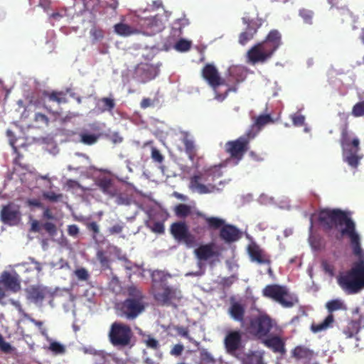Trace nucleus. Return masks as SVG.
Instances as JSON below:
<instances>
[{
    "label": "nucleus",
    "mask_w": 364,
    "mask_h": 364,
    "mask_svg": "<svg viewBox=\"0 0 364 364\" xmlns=\"http://www.w3.org/2000/svg\"><path fill=\"white\" fill-rule=\"evenodd\" d=\"M196 215L200 217L208 225L210 230H220V238L225 243H232L242 237V232L235 225L227 224L223 218L215 216H208L206 214L197 211Z\"/></svg>",
    "instance_id": "5"
},
{
    "label": "nucleus",
    "mask_w": 364,
    "mask_h": 364,
    "mask_svg": "<svg viewBox=\"0 0 364 364\" xmlns=\"http://www.w3.org/2000/svg\"><path fill=\"white\" fill-rule=\"evenodd\" d=\"M322 268L323 271L328 274L330 276H333L334 274V267L327 261H323L321 263Z\"/></svg>",
    "instance_id": "54"
},
{
    "label": "nucleus",
    "mask_w": 364,
    "mask_h": 364,
    "mask_svg": "<svg viewBox=\"0 0 364 364\" xmlns=\"http://www.w3.org/2000/svg\"><path fill=\"white\" fill-rule=\"evenodd\" d=\"M108 337L114 346L124 347L130 343L132 331L129 326L116 321L112 323Z\"/></svg>",
    "instance_id": "10"
},
{
    "label": "nucleus",
    "mask_w": 364,
    "mask_h": 364,
    "mask_svg": "<svg viewBox=\"0 0 364 364\" xmlns=\"http://www.w3.org/2000/svg\"><path fill=\"white\" fill-rule=\"evenodd\" d=\"M87 228L90 231L94 233L93 238H95V235L100 232L99 225L96 222H91L87 225Z\"/></svg>",
    "instance_id": "59"
},
{
    "label": "nucleus",
    "mask_w": 364,
    "mask_h": 364,
    "mask_svg": "<svg viewBox=\"0 0 364 364\" xmlns=\"http://www.w3.org/2000/svg\"><path fill=\"white\" fill-rule=\"evenodd\" d=\"M43 228L45 230L48 232L50 235H54L56 233V227L55 224L46 222L43 225Z\"/></svg>",
    "instance_id": "55"
},
{
    "label": "nucleus",
    "mask_w": 364,
    "mask_h": 364,
    "mask_svg": "<svg viewBox=\"0 0 364 364\" xmlns=\"http://www.w3.org/2000/svg\"><path fill=\"white\" fill-rule=\"evenodd\" d=\"M66 186L69 189H83L81 185L75 180L68 179L66 181Z\"/></svg>",
    "instance_id": "58"
},
{
    "label": "nucleus",
    "mask_w": 364,
    "mask_h": 364,
    "mask_svg": "<svg viewBox=\"0 0 364 364\" xmlns=\"http://www.w3.org/2000/svg\"><path fill=\"white\" fill-rule=\"evenodd\" d=\"M171 275L161 270H155L151 274L154 284L153 296L160 306H176V302L182 298L181 290L174 287L168 286L166 281Z\"/></svg>",
    "instance_id": "2"
},
{
    "label": "nucleus",
    "mask_w": 364,
    "mask_h": 364,
    "mask_svg": "<svg viewBox=\"0 0 364 364\" xmlns=\"http://www.w3.org/2000/svg\"><path fill=\"white\" fill-rule=\"evenodd\" d=\"M44 96L47 97L50 101L56 102L58 104L66 103L68 102L66 94L63 91L46 92Z\"/></svg>",
    "instance_id": "31"
},
{
    "label": "nucleus",
    "mask_w": 364,
    "mask_h": 364,
    "mask_svg": "<svg viewBox=\"0 0 364 364\" xmlns=\"http://www.w3.org/2000/svg\"><path fill=\"white\" fill-rule=\"evenodd\" d=\"M50 350L55 354H63L65 353V346L57 341H52L49 346Z\"/></svg>",
    "instance_id": "41"
},
{
    "label": "nucleus",
    "mask_w": 364,
    "mask_h": 364,
    "mask_svg": "<svg viewBox=\"0 0 364 364\" xmlns=\"http://www.w3.org/2000/svg\"><path fill=\"white\" fill-rule=\"evenodd\" d=\"M182 139L181 141L185 146L186 153L188 154L191 161L194 160L196 155V149L194 141L190 137V134L187 132H181Z\"/></svg>",
    "instance_id": "23"
},
{
    "label": "nucleus",
    "mask_w": 364,
    "mask_h": 364,
    "mask_svg": "<svg viewBox=\"0 0 364 364\" xmlns=\"http://www.w3.org/2000/svg\"><path fill=\"white\" fill-rule=\"evenodd\" d=\"M176 332L178 333V335L183 336V337H185L188 339H189L190 341L192 339L190 336H189V331H188V328L187 327H183V326H177L176 327Z\"/></svg>",
    "instance_id": "56"
},
{
    "label": "nucleus",
    "mask_w": 364,
    "mask_h": 364,
    "mask_svg": "<svg viewBox=\"0 0 364 364\" xmlns=\"http://www.w3.org/2000/svg\"><path fill=\"white\" fill-rule=\"evenodd\" d=\"M334 322V316L332 314H330L326 317V318L320 323H312L311 325V331L313 333H318L323 331H326L332 326Z\"/></svg>",
    "instance_id": "26"
},
{
    "label": "nucleus",
    "mask_w": 364,
    "mask_h": 364,
    "mask_svg": "<svg viewBox=\"0 0 364 364\" xmlns=\"http://www.w3.org/2000/svg\"><path fill=\"white\" fill-rule=\"evenodd\" d=\"M262 294L277 301L284 308H291L299 301L295 295L289 293L287 287L279 284L267 285L262 290Z\"/></svg>",
    "instance_id": "9"
},
{
    "label": "nucleus",
    "mask_w": 364,
    "mask_h": 364,
    "mask_svg": "<svg viewBox=\"0 0 364 364\" xmlns=\"http://www.w3.org/2000/svg\"><path fill=\"white\" fill-rule=\"evenodd\" d=\"M188 24V20L186 18H178L173 23V28L178 29L181 33V29Z\"/></svg>",
    "instance_id": "51"
},
{
    "label": "nucleus",
    "mask_w": 364,
    "mask_h": 364,
    "mask_svg": "<svg viewBox=\"0 0 364 364\" xmlns=\"http://www.w3.org/2000/svg\"><path fill=\"white\" fill-rule=\"evenodd\" d=\"M292 357L297 360L304 359V358H310L312 356V351L309 348L298 346L294 348L291 352Z\"/></svg>",
    "instance_id": "30"
},
{
    "label": "nucleus",
    "mask_w": 364,
    "mask_h": 364,
    "mask_svg": "<svg viewBox=\"0 0 364 364\" xmlns=\"http://www.w3.org/2000/svg\"><path fill=\"white\" fill-rule=\"evenodd\" d=\"M175 215L180 218H185L191 213V208L183 203H180L174 208Z\"/></svg>",
    "instance_id": "33"
},
{
    "label": "nucleus",
    "mask_w": 364,
    "mask_h": 364,
    "mask_svg": "<svg viewBox=\"0 0 364 364\" xmlns=\"http://www.w3.org/2000/svg\"><path fill=\"white\" fill-rule=\"evenodd\" d=\"M216 360L206 349L200 350V361L198 364H215Z\"/></svg>",
    "instance_id": "34"
},
{
    "label": "nucleus",
    "mask_w": 364,
    "mask_h": 364,
    "mask_svg": "<svg viewBox=\"0 0 364 364\" xmlns=\"http://www.w3.org/2000/svg\"><path fill=\"white\" fill-rule=\"evenodd\" d=\"M28 260L30 262V263L34 264V269L39 273L41 272L42 270V266H41V264L36 261L34 258L33 257H29L28 258Z\"/></svg>",
    "instance_id": "63"
},
{
    "label": "nucleus",
    "mask_w": 364,
    "mask_h": 364,
    "mask_svg": "<svg viewBox=\"0 0 364 364\" xmlns=\"http://www.w3.org/2000/svg\"><path fill=\"white\" fill-rule=\"evenodd\" d=\"M242 20L243 23L247 25L245 31H247L254 36L259 27V24H258L256 21L250 19L247 17H243Z\"/></svg>",
    "instance_id": "36"
},
{
    "label": "nucleus",
    "mask_w": 364,
    "mask_h": 364,
    "mask_svg": "<svg viewBox=\"0 0 364 364\" xmlns=\"http://www.w3.org/2000/svg\"><path fill=\"white\" fill-rule=\"evenodd\" d=\"M80 142L85 144V145H92L95 144L99 137V134H88V133H81L80 134Z\"/></svg>",
    "instance_id": "35"
},
{
    "label": "nucleus",
    "mask_w": 364,
    "mask_h": 364,
    "mask_svg": "<svg viewBox=\"0 0 364 364\" xmlns=\"http://www.w3.org/2000/svg\"><path fill=\"white\" fill-rule=\"evenodd\" d=\"M75 274L80 281H87L90 277L87 270L82 267L76 269L75 271Z\"/></svg>",
    "instance_id": "46"
},
{
    "label": "nucleus",
    "mask_w": 364,
    "mask_h": 364,
    "mask_svg": "<svg viewBox=\"0 0 364 364\" xmlns=\"http://www.w3.org/2000/svg\"><path fill=\"white\" fill-rule=\"evenodd\" d=\"M293 124L296 127H301L304 124L305 117L302 114H294L291 116Z\"/></svg>",
    "instance_id": "50"
},
{
    "label": "nucleus",
    "mask_w": 364,
    "mask_h": 364,
    "mask_svg": "<svg viewBox=\"0 0 364 364\" xmlns=\"http://www.w3.org/2000/svg\"><path fill=\"white\" fill-rule=\"evenodd\" d=\"M1 218L6 224L15 225L19 220L20 212L14 205H7L1 211Z\"/></svg>",
    "instance_id": "18"
},
{
    "label": "nucleus",
    "mask_w": 364,
    "mask_h": 364,
    "mask_svg": "<svg viewBox=\"0 0 364 364\" xmlns=\"http://www.w3.org/2000/svg\"><path fill=\"white\" fill-rule=\"evenodd\" d=\"M253 36L252 33H249L247 31H245L242 32L238 38V41L240 44L244 46L249 41L253 38Z\"/></svg>",
    "instance_id": "48"
},
{
    "label": "nucleus",
    "mask_w": 364,
    "mask_h": 364,
    "mask_svg": "<svg viewBox=\"0 0 364 364\" xmlns=\"http://www.w3.org/2000/svg\"><path fill=\"white\" fill-rule=\"evenodd\" d=\"M228 313L235 321L239 322L244 321L245 309V306L239 302L232 303L228 309Z\"/></svg>",
    "instance_id": "25"
},
{
    "label": "nucleus",
    "mask_w": 364,
    "mask_h": 364,
    "mask_svg": "<svg viewBox=\"0 0 364 364\" xmlns=\"http://www.w3.org/2000/svg\"><path fill=\"white\" fill-rule=\"evenodd\" d=\"M127 298L118 304V315L128 320H134L140 315L146 308L145 295L141 289L134 285L127 287Z\"/></svg>",
    "instance_id": "3"
},
{
    "label": "nucleus",
    "mask_w": 364,
    "mask_h": 364,
    "mask_svg": "<svg viewBox=\"0 0 364 364\" xmlns=\"http://www.w3.org/2000/svg\"><path fill=\"white\" fill-rule=\"evenodd\" d=\"M0 349L4 352H9L11 350V346L6 342L1 335H0Z\"/></svg>",
    "instance_id": "60"
},
{
    "label": "nucleus",
    "mask_w": 364,
    "mask_h": 364,
    "mask_svg": "<svg viewBox=\"0 0 364 364\" xmlns=\"http://www.w3.org/2000/svg\"><path fill=\"white\" fill-rule=\"evenodd\" d=\"M224 346L228 353L234 355L242 347V332L240 330L228 331L224 338Z\"/></svg>",
    "instance_id": "13"
},
{
    "label": "nucleus",
    "mask_w": 364,
    "mask_h": 364,
    "mask_svg": "<svg viewBox=\"0 0 364 364\" xmlns=\"http://www.w3.org/2000/svg\"><path fill=\"white\" fill-rule=\"evenodd\" d=\"M326 308L330 312L342 309L343 308V302L339 299H333L329 301L326 304Z\"/></svg>",
    "instance_id": "40"
},
{
    "label": "nucleus",
    "mask_w": 364,
    "mask_h": 364,
    "mask_svg": "<svg viewBox=\"0 0 364 364\" xmlns=\"http://www.w3.org/2000/svg\"><path fill=\"white\" fill-rule=\"evenodd\" d=\"M256 136L252 130L247 131L244 135L235 140L228 141L225 144V151L230 156L235 164L244 157L250 148V142Z\"/></svg>",
    "instance_id": "8"
},
{
    "label": "nucleus",
    "mask_w": 364,
    "mask_h": 364,
    "mask_svg": "<svg viewBox=\"0 0 364 364\" xmlns=\"http://www.w3.org/2000/svg\"><path fill=\"white\" fill-rule=\"evenodd\" d=\"M90 33L94 42L100 41L104 38V31L99 28H92L90 30Z\"/></svg>",
    "instance_id": "44"
},
{
    "label": "nucleus",
    "mask_w": 364,
    "mask_h": 364,
    "mask_svg": "<svg viewBox=\"0 0 364 364\" xmlns=\"http://www.w3.org/2000/svg\"><path fill=\"white\" fill-rule=\"evenodd\" d=\"M151 158L154 161L158 163H161L164 161L163 155L160 153L159 150L155 147H152L151 149Z\"/></svg>",
    "instance_id": "53"
},
{
    "label": "nucleus",
    "mask_w": 364,
    "mask_h": 364,
    "mask_svg": "<svg viewBox=\"0 0 364 364\" xmlns=\"http://www.w3.org/2000/svg\"><path fill=\"white\" fill-rule=\"evenodd\" d=\"M97 259L102 267H108L109 259L103 250H98L97 252Z\"/></svg>",
    "instance_id": "47"
},
{
    "label": "nucleus",
    "mask_w": 364,
    "mask_h": 364,
    "mask_svg": "<svg viewBox=\"0 0 364 364\" xmlns=\"http://www.w3.org/2000/svg\"><path fill=\"white\" fill-rule=\"evenodd\" d=\"M170 232L176 241L183 242L188 247H192L196 243V237L189 232L185 222L180 221L172 223Z\"/></svg>",
    "instance_id": "12"
},
{
    "label": "nucleus",
    "mask_w": 364,
    "mask_h": 364,
    "mask_svg": "<svg viewBox=\"0 0 364 364\" xmlns=\"http://www.w3.org/2000/svg\"><path fill=\"white\" fill-rule=\"evenodd\" d=\"M247 252L252 262L268 266L272 263L270 255L255 242H252L248 245Z\"/></svg>",
    "instance_id": "15"
},
{
    "label": "nucleus",
    "mask_w": 364,
    "mask_h": 364,
    "mask_svg": "<svg viewBox=\"0 0 364 364\" xmlns=\"http://www.w3.org/2000/svg\"><path fill=\"white\" fill-rule=\"evenodd\" d=\"M272 328V320L267 315H259L250 320L248 332L255 337L262 339L267 336Z\"/></svg>",
    "instance_id": "11"
},
{
    "label": "nucleus",
    "mask_w": 364,
    "mask_h": 364,
    "mask_svg": "<svg viewBox=\"0 0 364 364\" xmlns=\"http://www.w3.org/2000/svg\"><path fill=\"white\" fill-rule=\"evenodd\" d=\"M41 230V225L38 220H34L31 223L30 231L33 232H39Z\"/></svg>",
    "instance_id": "62"
},
{
    "label": "nucleus",
    "mask_w": 364,
    "mask_h": 364,
    "mask_svg": "<svg viewBox=\"0 0 364 364\" xmlns=\"http://www.w3.org/2000/svg\"><path fill=\"white\" fill-rule=\"evenodd\" d=\"M202 76L215 91L220 85L225 84V80L220 77L217 68L213 64L208 63L203 67Z\"/></svg>",
    "instance_id": "14"
},
{
    "label": "nucleus",
    "mask_w": 364,
    "mask_h": 364,
    "mask_svg": "<svg viewBox=\"0 0 364 364\" xmlns=\"http://www.w3.org/2000/svg\"><path fill=\"white\" fill-rule=\"evenodd\" d=\"M33 120L36 124V127L38 128L47 127L50 122L48 117L46 114L40 112H36L35 114Z\"/></svg>",
    "instance_id": "37"
},
{
    "label": "nucleus",
    "mask_w": 364,
    "mask_h": 364,
    "mask_svg": "<svg viewBox=\"0 0 364 364\" xmlns=\"http://www.w3.org/2000/svg\"><path fill=\"white\" fill-rule=\"evenodd\" d=\"M68 233L70 236L75 237L79 233V228L76 225H70L68 228Z\"/></svg>",
    "instance_id": "61"
},
{
    "label": "nucleus",
    "mask_w": 364,
    "mask_h": 364,
    "mask_svg": "<svg viewBox=\"0 0 364 364\" xmlns=\"http://www.w3.org/2000/svg\"><path fill=\"white\" fill-rule=\"evenodd\" d=\"M215 247L213 242L201 245L195 250V254L198 259L206 261L219 255L218 252L215 250Z\"/></svg>",
    "instance_id": "19"
},
{
    "label": "nucleus",
    "mask_w": 364,
    "mask_h": 364,
    "mask_svg": "<svg viewBox=\"0 0 364 364\" xmlns=\"http://www.w3.org/2000/svg\"><path fill=\"white\" fill-rule=\"evenodd\" d=\"M340 144L344 161L352 168H357L363 157V155L360 154V139L358 137L351 139L347 127L341 131Z\"/></svg>",
    "instance_id": "6"
},
{
    "label": "nucleus",
    "mask_w": 364,
    "mask_h": 364,
    "mask_svg": "<svg viewBox=\"0 0 364 364\" xmlns=\"http://www.w3.org/2000/svg\"><path fill=\"white\" fill-rule=\"evenodd\" d=\"M146 226L154 233L164 234L165 232L164 225L160 221L149 223Z\"/></svg>",
    "instance_id": "38"
},
{
    "label": "nucleus",
    "mask_w": 364,
    "mask_h": 364,
    "mask_svg": "<svg viewBox=\"0 0 364 364\" xmlns=\"http://www.w3.org/2000/svg\"><path fill=\"white\" fill-rule=\"evenodd\" d=\"M299 16L303 18L304 21L306 23L311 24L312 19L314 16V12L312 11L302 9L299 10Z\"/></svg>",
    "instance_id": "43"
},
{
    "label": "nucleus",
    "mask_w": 364,
    "mask_h": 364,
    "mask_svg": "<svg viewBox=\"0 0 364 364\" xmlns=\"http://www.w3.org/2000/svg\"><path fill=\"white\" fill-rule=\"evenodd\" d=\"M0 284H2L4 289L12 293H17L21 289L19 276L16 273L4 271L0 275Z\"/></svg>",
    "instance_id": "16"
},
{
    "label": "nucleus",
    "mask_w": 364,
    "mask_h": 364,
    "mask_svg": "<svg viewBox=\"0 0 364 364\" xmlns=\"http://www.w3.org/2000/svg\"><path fill=\"white\" fill-rule=\"evenodd\" d=\"M144 342L148 348L154 350L159 349L160 346L159 341L151 336H148V338L144 341Z\"/></svg>",
    "instance_id": "49"
},
{
    "label": "nucleus",
    "mask_w": 364,
    "mask_h": 364,
    "mask_svg": "<svg viewBox=\"0 0 364 364\" xmlns=\"http://www.w3.org/2000/svg\"><path fill=\"white\" fill-rule=\"evenodd\" d=\"M184 347L182 344H176L171 350V355L174 356H179L182 354Z\"/></svg>",
    "instance_id": "57"
},
{
    "label": "nucleus",
    "mask_w": 364,
    "mask_h": 364,
    "mask_svg": "<svg viewBox=\"0 0 364 364\" xmlns=\"http://www.w3.org/2000/svg\"><path fill=\"white\" fill-rule=\"evenodd\" d=\"M48 294L46 287L32 286L27 289V298L35 303L41 302Z\"/></svg>",
    "instance_id": "21"
},
{
    "label": "nucleus",
    "mask_w": 364,
    "mask_h": 364,
    "mask_svg": "<svg viewBox=\"0 0 364 364\" xmlns=\"http://www.w3.org/2000/svg\"><path fill=\"white\" fill-rule=\"evenodd\" d=\"M28 204L30 206H33L36 208H42L43 204L38 199H30L28 200Z\"/></svg>",
    "instance_id": "64"
},
{
    "label": "nucleus",
    "mask_w": 364,
    "mask_h": 364,
    "mask_svg": "<svg viewBox=\"0 0 364 364\" xmlns=\"http://www.w3.org/2000/svg\"><path fill=\"white\" fill-rule=\"evenodd\" d=\"M197 211H196L192 217V220H193V228H192V230L193 232L196 234V235H203L206 230H210L208 228V225L207 226H205V225H201L199 224V219H202L200 217H198L196 215V213Z\"/></svg>",
    "instance_id": "32"
},
{
    "label": "nucleus",
    "mask_w": 364,
    "mask_h": 364,
    "mask_svg": "<svg viewBox=\"0 0 364 364\" xmlns=\"http://www.w3.org/2000/svg\"><path fill=\"white\" fill-rule=\"evenodd\" d=\"M96 185L105 194L114 196L116 193V190L113 185V180L110 178L106 176L100 178L97 181Z\"/></svg>",
    "instance_id": "24"
},
{
    "label": "nucleus",
    "mask_w": 364,
    "mask_h": 364,
    "mask_svg": "<svg viewBox=\"0 0 364 364\" xmlns=\"http://www.w3.org/2000/svg\"><path fill=\"white\" fill-rule=\"evenodd\" d=\"M262 343L274 353L284 355L286 353L285 343L278 336H272L262 340Z\"/></svg>",
    "instance_id": "20"
},
{
    "label": "nucleus",
    "mask_w": 364,
    "mask_h": 364,
    "mask_svg": "<svg viewBox=\"0 0 364 364\" xmlns=\"http://www.w3.org/2000/svg\"><path fill=\"white\" fill-rule=\"evenodd\" d=\"M318 220L325 232L330 234L332 230H338L334 235L336 240L344 237L349 239L353 253L358 260L337 277V282L347 294L358 293L364 289V252L351 213L339 208H324L318 212Z\"/></svg>",
    "instance_id": "1"
},
{
    "label": "nucleus",
    "mask_w": 364,
    "mask_h": 364,
    "mask_svg": "<svg viewBox=\"0 0 364 364\" xmlns=\"http://www.w3.org/2000/svg\"><path fill=\"white\" fill-rule=\"evenodd\" d=\"M360 321H350L343 330V333L346 338H350L357 335L360 331Z\"/></svg>",
    "instance_id": "29"
},
{
    "label": "nucleus",
    "mask_w": 364,
    "mask_h": 364,
    "mask_svg": "<svg viewBox=\"0 0 364 364\" xmlns=\"http://www.w3.org/2000/svg\"><path fill=\"white\" fill-rule=\"evenodd\" d=\"M191 47V42L186 39H180L175 45L176 50L180 52H186Z\"/></svg>",
    "instance_id": "39"
},
{
    "label": "nucleus",
    "mask_w": 364,
    "mask_h": 364,
    "mask_svg": "<svg viewBox=\"0 0 364 364\" xmlns=\"http://www.w3.org/2000/svg\"><path fill=\"white\" fill-rule=\"evenodd\" d=\"M274 120L272 119L270 114H261L258 116L256 119L255 124L252 126V130L253 133H256V134L259 132V131L265 126L266 124L273 123Z\"/></svg>",
    "instance_id": "28"
},
{
    "label": "nucleus",
    "mask_w": 364,
    "mask_h": 364,
    "mask_svg": "<svg viewBox=\"0 0 364 364\" xmlns=\"http://www.w3.org/2000/svg\"><path fill=\"white\" fill-rule=\"evenodd\" d=\"M43 198L50 201V202H57L63 198V194L61 193H55L53 191H48L44 192L43 193Z\"/></svg>",
    "instance_id": "45"
},
{
    "label": "nucleus",
    "mask_w": 364,
    "mask_h": 364,
    "mask_svg": "<svg viewBox=\"0 0 364 364\" xmlns=\"http://www.w3.org/2000/svg\"><path fill=\"white\" fill-rule=\"evenodd\" d=\"M114 31L121 36H129L141 32V30L122 22L116 23L114 26Z\"/></svg>",
    "instance_id": "22"
},
{
    "label": "nucleus",
    "mask_w": 364,
    "mask_h": 364,
    "mask_svg": "<svg viewBox=\"0 0 364 364\" xmlns=\"http://www.w3.org/2000/svg\"><path fill=\"white\" fill-rule=\"evenodd\" d=\"M115 105L114 99L107 97L100 98L97 104V107L101 112H112Z\"/></svg>",
    "instance_id": "27"
},
{
    "label": "nucleus",
    "mask_w": 364,
    "mask_h": 364,
    "mask_svg": "<svg viewBox=\"0 0 364 364\" xmlns=\"http://www.w3.org/2000/svg\"><path fill=\"white\" fill-rule=\"evenodd\" d=\"M352 114L355 117L364 116V101L358 102L352 109Z\"/></svg>",
    "instance_id": "42"
},
{
    "label": "nucleus",
    "mask_w": 364,
    "mask_h": 364,
    "mask_svg": "<svg viewBox=\"0 0 364 364\" xmlns=\"http://www.w3.org/2000/svg\"><path fill=\"white\" fill-rule=\"evenodd\" d=\"M222 176V173L219 167L215 166L203 171L198 172L190 178V188L193 191H197L200 194L210 193L214 191L215 186L211 183L205 185L201 182H207L209 178L211 177V181H215V178Z\"/></svg>",
    "instance_id": "7"
},
{
    "label": "nucleus",
    "mask_w": 364,
    "mask_h": 364,
    "mask_svg": "<svg viewBox=\"0 0 364 364\" xmlns=\"http://www.w3.org/2000/svg\"><path fill=\"white\" fill-rule=\"evenodd\" d=\"M135 73L139 80L145 83L155 78L157 75V70L153 65L141 63L136 68Z\"/></svg>",
    "instance_id": "17"
},
{
    "label": "nucleus",
    "mask_w": 364,
    "mask_h": 364,
    "mask_svg": "<svg viewBox=\"0 0 364 364\" xmlns=\"http://www.w3.org/2000/svg\"><path fill=\"white\" fill-rule=\"evenodd\" d=\"M281 43V34L277 30H272L263 41L255 44L248 50L250 62L252 64L264 63L272 56Z\"/></svg>",
    "instance_id": "4"
},
{
    "label": "nucleus",
    "mask_w": 364,
    "mask_h": 364,
    "mask_svg": "<svg viewBox=\"0 0 364 364\" xmlns=\"http://www.w3.org/2000/svg\"><path fill=\"white\" fill-rule=\"evenodd\" d=\"M124 227L123 223H117L109 228L108 232L110 235L119 234L123 231Z\"/></svg>",
    "instance_id": "52"
}]
</instances>
